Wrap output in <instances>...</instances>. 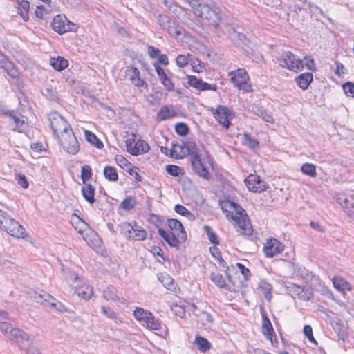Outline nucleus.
Masks as SVG:
<instances>
[{"mask_svg": "<svg viewBox=\"0 0 354 354\" xmlns=\"http://www.w3.org/2000/svg\"><path fill=\"white\" fill-rule=\"evenodd\" d=\"M203 228L204 232L206 233L210 243L214 245H219L218 237L216 235V234L213 231L212 228L207 225H205Z\"/></svg>", "mask_w": 354, "mask_h": 354, "instance_id": "nucleus-45", "label": "nucleus"}, {"mask_svg": "<svg viewBox=\"0 0 354 354\" xmlns=\"http://www.w3.org/2000/svg\"><path fill=\"white\" fill-rule=\"evenodd\" d=\"M175 131L180 136H185L189 132L188 125L184 122H178L175 125Z\"/></svg>", "mask_w": 354, "mask_h": 354, "instance_id": "nucleus-55", "label": "nucleus"}, {"mask_svg": "<svg viewBox=\"0 0 354 354\" xmlns=\"http://www.w3.org/2000/svg\"><path fill=\"white\" fill-rule=\"evenodd\" d=\"M262 332L270 340L275 334L271 322L265 313L262 314Z\"/></svg>", "mask_w": 354, "mask_h": 354, "instance_id": "nucleus-27", "label": "nucleus"}, {"mask_svg": "<svg viewBox=\"0 0 354 354\" xmlns=\"http://www.w3.org/2000/svg\"><path fill=\"white\" fill-rule=\"evenodd\" d=\"M0 228L18 239H24L26 236L25 228L15 219L10 220L8 225H4L3 219L0 218Z\"/></svg>", "mask_w": 354, "mask_h": 354, "instance_id": "nucleus-11", "label": "nucleus"}, {"mask_svg": "<svg viewBox=\"0 0 354 354\" xmlns=\"http://www.w3.org/2000/svg\"><path fill=\"white\" fill-rule=\"evenodd\" d=\"M101 310L102 313L108 318L113 320L116 324L122 322L121 319L117 316L115 312L109 307L102 306Z\"/></svg>", "mask_w": 354, "mask_h": 354, "instance_id": "nucleus-51", "label": "nucleus"}, {"mask_svg": "<svg viewBox=\"0 0 354 354\" xmlns=\"http://www.w3.org/2000/svg\"><path fill=\"white\" fill-rule=\"evenodd\" d=\"M158 233L171 248H178L181 243L185 241L181 239L180 236L178 235V232L176 234L174 232H167L162 228H159Z\"/></svg>", "mask_w": 354, "mask_h": 354, "instance_id": "nucleus-17", "label": "nucleus"}, {"mask_svg": "<svg viewBox=\"0 0 354 354\" xmlns=\"http://www.w3.org/2000/svg\"><path fill=\"white\" fill-rule=\"evenodd\" d=\"M157 19L159 25L164 30H165L172 22L169 16L163 14L158 15Z\"/></svg>", "mask_w": 354, "mask_h": 354, "instance_id": "nucleus-57", "label": "nucleus"}, {"mask_svg": "<svg viewBox=\"0 0 354 354\" xmlns=\"http://www.w3.org/2000/svg\"><path fill=\"white\" fill-rule=\"evenodd\" d=\"M0 68H3L7 74L17 68L15 64L3 53H0Z\"/></svg>", "mask_w": 354, "mask_h": 354, "instance_id": "nucleus-34", "label": "nucleus"}, {"mask_svg": "<svg viewBox=\"0 0 354 354\" xmlns=\"http://www.w3.org/2000/svg\"><path fill=\"white\" fill-rule=\"evenodd\" d=\"M136 205V201L135 198L131 196H128L125 198L121 203H120V207L126 211H129L134 208V207Z\"/></svg>", "mask_w": 354, "mask_h": 354, "instance_id": "nucleus-50", "label": "nucleus"}, {"mask_svg": "<svg viewBox=\"0 0 354 354\" xmlns=\"http://www.w3.org/2000/svg\"><path fill=\"white\" fill-rule=\"evenodd\" d=\"M75 292L80 297L84 299H88L92 293V290L89 287H86V290H83L82 288H77Z\"/></svg>", "mask_w": 354, "mask_h": 354, "instance_id": "nucleus-62", "label": "nucleus"}, {"mask_svg": "<svg viewBox=\"0 0 354 354\" xmlns=\"http://www.w3.org/2000/svg\"><path fill=\"white\" fill-rule=\"evenodd\" d=\"M334 287L339 291H350L352 289L351 285L341 277H334L333 279Z\"/></svg>", "mask_w": 354, "mask_h": 354, "instance_id": "nucleus-30", "label": "nucleus"}, {"mask_svg": "<svg viewBox=\"0 0 354 354\" xmlns=\"http://www.w3.org/2000/svg\"><path fill=\"white\" fill-rule=\"evenodd\" d=\"M103 297L106 300L119 301V297L117 295V289L113 286H108L103 291Z\"/></svg>", "mask_w": 354, "mask_h": 354, "instance_id": "nucleus-43", "label": "nucleus"}, {"mask_svg": "<svg viewBox=\"0 0 354 354\" xmlns=\"http://www.w3.org/2000/svg\"><path fill=\"white\" fill-rule=\"evenodd\" d=\"M190 162L193 171L205 180H209L211 174L208 168L204 165L200 155H195L190 158Z\"/></svg>", "mask_w": 354, "mask_h": 354, "instance_id": "nucleus-13", "label": "nucleus"}, {"mask_svg": "<svg viewBox=\"0 0 354 354\" xmlns=\"http://www.w3.org/2000/svg\"><path fill=\"white\" fill-rule=\"evenodd\" d=\"M252 111L254 112V113L256 115L262 118L264 121L269 123L274 122V118H272V116L268 113L267 111L263 107L253 106Z\"/></svg>", "mask_w": 354, "mask_h": 354, "instance_id": "nucleus-38", "label": "nucleus"}, {"mask_svg": "<svg viewBox=\"0 0 354 354\" xmlns=\"http://www.w3.org/2000/svg\"><path fill=\"white\" fill-rule=\"evenodd\" d=\"M301 171L307 176L310 177L317 176L316 166L311 163H304L301 167Z\"/></svg>", "mask_w": 354, "mask_h": 354, "instance_id": "nucleus-47", "label": "nucleus"}, {"mask_svg": "<svg viewBox=\"0 0 354 354\" xmlns=\"http://www.w3.org/2000/svg\"><path fill=\"white\" fill-rule=\"evenodd\" d=\"M187 84L196 88L199 91H216L218 88L216 84H210L205 82H203L201 79L197 78L194 75H187Z\"/></svg>", "mask_w": 354, "mask_h": 354, "instance_id": "nucleus-16", "label": "nucleus"}, {"mask_svg": "<svg viewBox=\"0 0 354 354\" xmlns=\"http://www.w3.org/2000/svg\"><path fill=\"white\" fill-rule=\"evenodd\" d=\"M342 88L347 96L354 97V83L347 82L342 85Z\"/></svg>", "mask_w": 354, "mask_h": 354, "instance_id": "nucleus-60", "label": "nucleus"}, {"mask_svg": "<svg viewBox=\"0 0 354 354\" xmlns=\"http://www.w3.org/2000/svg\"><path fill=\"white\" fill-rule=\"evenodd\" d=\"M198 17L206 21L207 24L209 26L213 32L218 28V25L223 20V15L220 8L214 5H208L203 6L201 11H196Z\"/></svg>", "mask_w": 354, "mask_h": 354, "instance_id": "nucleus-2", "label": "nucleus"}, {"mask_svg": "<svg viewBox=\"0 0 354 354\" xmlns=\"http://www.w3.org/2000/svg\"><path fill=\"white\" fill-rule=\"evenodd\" d=\"M209 277L211 281L214 282L218 287L221 288L226 287L225 281L221 274L212 272Z\"/></svg>", "mask_w": 354, "mask_h": 354, "instance_id": "nucleus-52", "label": "nucleus"}, {"mask_svg": "<svg viewBox=\"0 0 354 354\" xmlns=\"http://www.w3.org/2000/svg\"><path fill=\"white\" fill-rule=\"evenodd\" d=\"M34 297L37 302L40 301V299H44V301H48V299L52 298L53 299L50 305L56 308L57 310L60 312H66L67 308L59 301H56L55 299L53 298L49 294L44 293V295L38 293L37 292H34V295L32 296Z\"/></svg>", "mask_w": 354, "mask_h": 354, "instance_id": "nucleus-22", "label": "nucleus"}, {"mask_svg": "<svg viewBox=\"0 0 354 354\" xmlns=\"http://www.w3.org/2000/svg\"><path fill=\"white\" fill-rule=\"evenodd\" d=\"M147 328L151 330L158 331L157 334L162 335L167 333V326L163 324L159 319L155 318L153 315H151V317L149 318V322L147 321L145 323Z\"/></svg>", "mask_w": 354, "mask_h": 354, "instance_id": "nucleus-20", "label": "nucleus"}, {"mask_svg": "<svg viewBox=\"0 0 354 354\" xmlns=\"http://www.w3.org/2000/svg\"><path fill=\"white\" fill-rule=\"evenodd\" d=\"M286 291L292 297H297L300 300L308 301L313 297L311 288L300 286L295 283H288L285 286Z\"/></svg>", "mask_w": 354, "mask_h": 354, "instance_id": "nucleus-6", "label": "nucleus"}, {"mask_svg": "<svg viewBox=\"0 0 354 354\" xmlns=\"http://www.w3.org/2000/svg\"><path fill=\"white\" fill-rule=\"evenodd\" d=\"M53 30L59 35H62L68 31H75L76 25L70 22L66 17L61 15H57L53 19L51 22Z\"/></svg>", "mask_w": 354, "mask_h": 354, "instance_id": "nucleus-9", "label": "nucleus"}, {"mask_svg": "<svg viewBox=\"0 0 354 354\" xmlns=\"http://www.w3.org/2000/svg\"><path fill=\"white\" fill-rule=\"evenodd\" d=\"M81 192L84 200L89 204L93 205L95 202V189L91 184L84 183V185L82 187Z\"/></svg>", "mask_w": 354, "mask_h": 354, "instance_id": "nucleus-25", "label": "nucleus"}, {"mask_svg": "<svg viewBox=\"0 0 354 354\" xmlns=\"http://www.w3.org/2000/svg\"><path fill=\"white\" fill-rule=\"evenodd\" d=\"M8 75L12 80L10 83L16 87L18 91H21L24 87L23 81L19 77V72L17 68L8 73Z\"/></svg>", "mask_w": 354, "mask_h": 354, "instance_id": "nucleus-40", "label": "nucleus"}, {"mask_svg": "<svg viewBox=\"0 0 354 354\" xmlns=\"http://www.w3.org/2000/svg\"><path fill=\"white\" fill-rule=\"evenodd\" d=\"M248 80L249 76L244 68L237 69L230 78V82L234 86L246 92L251 91V86L248 84Z\"/></svg>", "mask_w": 354, "mask_h": 354, "instance_id": "nucleus-12", "label": "nucleus"}, {"mask_svg": "<svg viewBox=\"0 0 354 354\" xmlns=\"http://www.w3.org/2000/svg\"><path fill=\"white\" fill-rule=\"evenodd\" d=\"M92 169L90 165H84L81 167L80 177L83 183H86V182L92 177Z\"/></svg>", "mask_w": 354, "mask_h": 354, "instance_id": "nucleus-53", "label": "nucleus"}, {"mask_svg": "<svg viewBox=\"0 0 354 354\" xmlns=\"http://www.w3.org/2000/svg\"><path fill=\"white\" fill-rule=\"evenodd\" d=\"M331 325L333 328V330L337 333L338 337L342 340H344L347 337L345 327L342 323V321L339 319H337L334 323H331Z\"/></svg>", "mask_w": 354, "mask_h": 354, "instance_id": "nucleus-39", "label": "nucleus"}, {"mask_svg": "<svg viewBox=\"0 0 354 354\" xmlns=\"http://www.w3.org/2000/svg\"><path fill=\"white\" fill-rule=\"evenodd\" d=\"M104 178L109 181L115 182L118 180V174L115 167L105 166L103 170Z\"/></svg>", "mask_w": 354, "mask_h": 354, "instance_id": "nucleus-41", "label": "nucleus"}, {"mask_svg": "<svg viewBox=\"0 0 354 354\" xmlns=\"http://www.w3.org/2000/svg\"><path fill=\"white\" fill-rule=\"evenodd\" d=\"M259 288L264 295V297L270 301L272 299V286L266 280H261L259 284Z\"/></svg>", "mask_w": 354, "mask_h": 354, "instance_id": "nucleus-44", "label": "nucleus"}, {"mask_svg": "<svg viewBox=\"0 0 354 354\" xmlns=\"http://www.w3.org/2000/svg\"><path fill=\"white\" fill-rule=\"evenodd\" d=\"M120 233L124 235L127 239L130 240L131 234H132L133 226L129 222H123L120 225Z\"/></svg>", "mask_w": 354, "mask_h": 354, "instance_id": "nucleus-54", "label": "nucleus"}, {"mask_svg": "<svg viewBox=\"0 0 354 354\" xmlns=\"http://www.w3.org/2000/svg\"><path fill=\"white\" fill-rule=\"evenodd\" d=\"M277 60L281 67L291 71L302 69L304 66L310 71H316L314 59L310 56H305L304 61H302L301 59L297 58L296 55L292 52L287 51L282 57H278Z\"/></svg>", "mask_w": 354, "mask_h": 354, "instance_id": "nucleus-1", "label": "nucleus"}, {"mask_svg": "<svg viewBox=\"0 0 354 354\" xmlns=\"http://www.w3.org/2000/svg\"><path fill=\"white\" fill-rule=\"evenodd\" d=\"M152 313L149 311L145 310L141 308H136L134 310L133 315L137 320L143 322L145 324L147 321L149 322V318L151 317Z\"/></svg>", "mask_w": 354, "mask_h": 354, "instance_id": "nucleus-42", "label": "nucleus"}, {"mask_svg": "<svg viewBox=\"0 0 354 354\" xmlns=\"http://www.w3.org/2000/svg\"><path fill=\"white\" fill-rule=\"evenodd\" d=\"M171 37L178 39L185 30L183 27L179 26L174 21H172L171 24L165 29Z\"/></svg>", "mask_w": 354, "mask_h": 354, "instance_id": "nucleus-31", "label": "nucleus"}, {"mask_svg": "<svg viewBox=\"0 0 354 354\" xmlns=\"http://www.w3.org/2000/svg\"><path fill=\"white\" fill-rule=\"evenodd\" d=\"M147 221L149 223L154 225L155 227L158 228V230L160 228V226L163 222V219L160 216L153 213L149 214Z\"/></svg>", "mask_w": 354, "mask_h": 354, "instance_id": "nucleus-56", "label": "nucleus"}, {"mask_svg": "<svg viewBox=\"0 0 354 354\" xmlns=\"http://www.w3.org/2000/svg\"><path fill=\"white\" fill-rule=\"evenodd\" d=\"M189 57H191V55L189 54H187V55H178L176 58V65L179 68H184L187 64H189Z\"/></svg>", "mask_w": 354, "mask_h": 354, "instance_id": "nucleus-59", "label": "nucleus"}, {"mask_svg": "<svg viewBox=\"0 0 354 354\" xmlns=\"http://www.w3.org/2000/svg\"><path fill=\"white\" fill-rule=\"evenodd\" d=\"M138 170L139 169L137 167L131 165V167L127 169V171L131 176H133L137 181L141 182L142 180V177L139 174Z\"/></svg>", "mask_w": 354, "mask_h": 354, "instance_id": "nucleus-63", "label": "nucleus"}, {"mask_svg": "<svg viewBox=\"0 0 354 354\" xmlns=\"http://www.w3.org/2000/svg\"><path fill=\"white\" fill-rule=\"evenodd\" d=\"M165 170L169 175L174 177L183 176L184 174L183 169L175 165H167Z\"/></svg>", "mask_w": 354, "mask_h": 354, "instance_id": "nucleus-49", "label": "nucleus"}, {"mask_svg": "<svg viewBox=\"0 0 354 354\" xmlns=\"http://www.w3.org/2000/svg\"><path fill=\"white\" fill-rule=\"evenodd\" d=\"M154 68L158 78L161 84L164 86L165 90L167 91H173L174 90V84L167 76L165 72V70L161 66H160L158 64H154Z\"/></svg>", "mask_w": 354, "mask_h": 354, "instance_id": "nucleus-19", "label": "nucleus"}, {"mask_svg": "<svg viewBox=\"0 0 354 354\" xmlns=\"http://www.w3.org/2000/svg\"><path fill=\"white\" fill-rule=\"evenodd\" d=\"M84 135L86 140L96 148L101 149L104 147L102 142L91 131L86 130Z\"/></svg>", "mask_w": 354, "mask_h": 354, "instance_id": "nucleus-37", "label": "nucleus"}, {"mask_svg": "<svg viewBox=\"0 0 354 354\" xmlns=\"http://www.w3.org/2000/svg\"><path fill=\"white\" fill-rule=\"evenodd\" d=\"M235 41H240L243 45L249 46L250 39H248L245 34L238 32L235 36Z\"/></svg>", "mask_w": 354, "mask_h": 354, "instance_id": "nucleus-64", "label": "nucleus"}, {"mask_svg": "<svg viewBox=\"0 0 354 354\" xmlns=\"http://www.w3.org/2000/svg\"><path fill=\"white\" fill-rule=\"evenodd\" d=\"M176 115L175 111L169 106L164 105L161 107L156 115L157 121H163L174 118Z\"/></svg>", "mask_w": 354, "mask_h": 354, "instance_id": "nucleus-28", "label": "nucleus"}, {"mask_svg": "<svg viewBox=\"0 0 354 354\" xmlns=\"http://www.w3.org/2000/svg\"><path fill=\"white\" fill-rule=\"evenodd\" d=\"M194 343L197 348L203 353L209 351L211 348L210 342L202 336H196Z\"/></svg>", "mask_w": 354, "mask_h": 354, "instance_id": "nucleus-35", "label": "nucleus"}, {"mask_svg": "<svg viewBox=\"0 0 354 354\" xmlns=\"http://www.w3.org/2000/svg\"><path fill=\"white\" fill-rule=\"evenodd\" d=\"M12 325L8 322H2L0 324V330L4 333L9 339L11 336V331L14 330Z\"/></svg>", "mask_w": 354, "mask_h": 354, "instance_id": "nucleus-61", "label": "nucleus"}, {"mask_svg": "<svg viewBox=\"0 0 354 354\" xmlns=\"http://www.w3.org/2000/svg\"><path fill=\"white\" fill-rule=\"evenodd\" d=\"M50 66L57 71H62L67 68L68 62L64 57L57 56V57H51L50 60Z\"/></svg>", "mask_w": 354, "mask_h": 354, "instance_id": "nucleus-29", "label": "nucleus"}, {"mask_svg": "<svg viewBox=\"0 0 354 354\" xmlns=\"http://www.w3.org/2000/svg\"><path fill=\"white\" fill-rule=\"evenodd\" d=\"M59 143L65 151L70 154L75 155L80 150V145L73 130L63 133L59 138Z\"/></svg>", "mask_w": 354, "mask_h": 354, "instance_id": "nucleus-7", "label": "nucleus"}, {"mask_svg": "<svg viewBox=\"0 0 354 354\" xmlns=\"http://www.w3.org/2000/svg\"><path fill=\"white\" fill-rule=\"evenodd\" d=\"M213 32L218 37L227 36L230 39L235 42V36L238 32L232 24L224 23L223 20L218 25V28L215 29Z\"/></svg>", "mask_w": 354, "mask_h": 354, "instance_id": "nucleus-18", "label": "nucleus"}, {"mask_svg": "<svg viewBox=\"0 0 354 354\" xmlns=\"http://www.w3.org/2000/svg\"><path fill=\"white\" fill-rule=\"evenodd\" d=\"M126 73L130 77V80L135 86L142 87L145 84L144 80L140 78V71L136 67L128 66Z\"/></svg>", "mask_w": 354, "mask_h": 354, "instance_id": "nucleus-21", "label": "nucleus"}, {"mask_svg": "<svg viewBox=\"0 0 354 354\" xmlns=\"http://www.w3.org/2000/svg\"><path fill=\"white\" fill-rule=\"evenodd\" d=\"M50 126L54 135L58 136V133H66L72 128L69 123L57 112L50 113L48 115Z\"/></svg>", "mask_w": 354, "mask_h": 354, "instance_id": "nucleus-4", "label": "nucleus"}, {"mask_svg": "<svg viewBox=\"0 0 354 354\" xmlns=\"http://www.w3.org/2000/svg\"><path fill=\"white\" fill-rule=\"evenodd\" d=\"M132 233L131 234L130 240L135 241H142L145 240L147 236V232L142 227L138 225L136 223L133 226Z\"/></svg>", "mask_w": 354, "mask_h": 354, "instance_id": "nucleus-32", "label": "nucleus"}, {"mask_svg": "<svg viewBox=\"0 0 354 354\" xmlns=\"http://www.w3.org/2000/svg\"><path fill=\"white\" fill-rule=\"evenodd\" d=\"M244 181L248 189L252 192L261 193L268 187L261 178L256 174H250Z\"/></svg>", "mask_w": 354, "mask_h": 354, "instance_id": "nucleus-14", "label": "nucleus"}, {"mask_svg": "<svg viewBox=\"0 0 354 354\" xmlns=\"http://www.w3.org/2000/svg\"><path fill=\"white\" fill-rule=\"evenodd\" d=\"M17 12L23 18L24 21H28L29 19L28 10L30 8V3L27 0H21L18 2Z\"/></svg>", "mask_w": 354, "mask_h": 354, "instance_id": "nucleus-33", "label": "nucleus"}, {"mask_svg": "<svg viewBox=\"0 0 354 354\" xmlns=\"http://www.w3.org/2000/svg\"><path fill=\"white\" fill-rule=\"evenodd\" d=\"M158 279L167 290L174 292H176L178 285L169 274L167 273H160L158 275Z\"/></svg>", "mask_w": 354, "mask_h": 354, "instance_id": "nucleus-24", "label": "nucleus"}, {"mask_svg": "<svg viewBox=\"0 0 354 354\" xmlns=\"http://www.w3.org/2000/svg\"><path fill=\"white\" fill-rule=\"evenodd\" d=\"M313 80V73L310 72L301 73L295 79L297 84L302 90H306Z\"/></svg>", "mask_w": 354, "mask_h": 354, "instance_id": "nucleus-26", "label": "nucleus"}, {"mask_svg": "<svg viewBox=\"0 0 354 354\" xmlns=\"http://www.w3.org/2000/svg\"><path fill=\"white\" fill-rule=\"evenodd\" d=\"M244 144L247 145L251 149H255L259 146V142L252 138L248 133H243Z\"/></svg>", "mask_w": 354, "mask_h": 354, "instance_id": "nucleus-48", "label": "nucleus"}, {"mask_svg": "<svg viewBox=\"0 0 354 354\" xmlns=\"http://www.w3.org/2000/svg\"><path fill=\"white\" fill-rule=\"evenodd\" d=\"M283 249V244L275 238L268 239L263 246V252L267 257H273L280 254Z\"/></svg>", "mask_w": 354, "mask_h": 354, "instance_id": "nucleus-15", "label": "nucleus"}, {"mask_svg": "<svg viewBox=\"0 0 354 354\" xmlns=\"http://www.w3.org/2000/svg\"><path fill=\"white\" fill-rule=\"evenodd\" d=\"M43 95L48 100L52 101H57L59 100V94L56 88L51 85L46 86Z\"/></svg>", "mask_w": 354, "mask_h": 354, "instance_id": "nucleus-46", "label": "nucleus"}, {"mask_svg": "<svg viewBox=\"0 0 354 354\" xmlns=\"http://www.w3.org/2000/svg\"><path fill=\"white\" fill-rule=\"evenodd\" d=\"M10 339L14 341L20 349L26 350L27 353H30L28 348L32 343V339L25 331L18 328H14V330L11 331Z\"/></svg>", "mask_w": 354, "mask_h": 354, "instance_id": "nucleus-10", "label": "nucleus"}, {"mask_svg": "<svg viewBox=\"0 0 354 354\" xmlns=\"http://www.w3.org/2000/svg\"><path fill=\"white\" fill-rule=\"evenodd\" d=\"M214 118L225 129H228L232 124L231 120L234 115V112L228 107L223 105H218L213 111Z\"/></svg>", "mask_w": 354, "mask_h": 354, "instance_id": "nucleus-8", "label": "nucleus"}, {"mask_svg": "<svg viewBox=\"0 0 354 354\" xmlns=\"http://www.w3.org/2000/svg\"><path fill=\"white\" fill-rule=\"evenodd\" d=\"M167 225L170 230H176L183 241L187 240V233L182 223L176 218H168Z\"/></svg>", "mask_w": 354, "mask_h": 354, "instance_id": "nucleus-23", "label": "nucleus"}, {"mask_svg": "<svg viewBox=\"0 0 354 354\" xmlns=\"http://www.w3.org/2000/svg\"><path fill=\"white\" fill-rule=\"evenodd\" d=\"M286 291L292 297H297L300 300L308 301L313 297L311 288L300 286L295 283H288L285 286Z\"/></svg>", "mask_w": 354, "mask_h": 354, "instance_id": "nucleus-5", "label": "nucleus"}, {"mask_svg": "<svg viewBox=\"0 0 354 354\" xmlns=\"http://www.w3.org/2000/svg\"><path fill=\"white\" fill-rule=\"evenodd\" d=\"M134 145L136 148H134V150H132L134 156H138L140 153H145L150 150L149 145L144 140H138Z\"/></svg>", "mask_w": 354, "mask_h": 354, "instance_id": "nucleus-36", "label": "nucleus"}, {"mask_svg": "<svg viewBox=\"0 0 354 354\" xmlns=\"http://www.w3.org/2000/svg\"><path fill=\"white\" fill-rule=\"evenodd\" d=\"M185 147L188 151V153L190 155V158L195 155H199L198 149L195 142L191 140L187 141L185 143Z\"/></svg>", "mask_w": 354, "mask_h": 354, "instance_id": "nucleus-58", "label": "nucleus"}, {"mask_svg": "<svg viewBox=\"0 0 354 354\" xmlns=\"http://www.w3.org/2000/svg\"><path fill=\"white\" fill-rule=\"evenodd\" d=\"M233 212L234 214H232V218L236 222L237 225L236 231L240 234L244 236L251 235L253 228L245 210L241 206V209L239 208Z\"/></svg>", "mask_w": 354, "mask_h": 354, "instance_id": "nucleus-3", "label": "nucleus"}]
</instances>
